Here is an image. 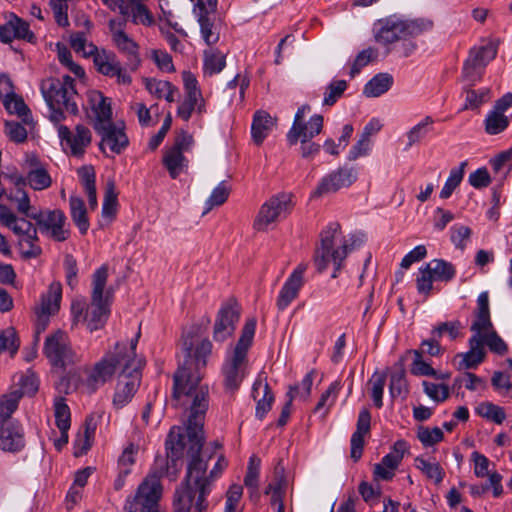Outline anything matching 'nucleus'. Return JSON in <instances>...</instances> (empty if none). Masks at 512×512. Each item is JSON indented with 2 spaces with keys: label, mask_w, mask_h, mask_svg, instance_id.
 Listing matches in <instances>:
<instances>
[{
  "label": "nucleus",
  "mask_w": 512,
  "mask_h": 512,
  "mask_svg": "<svg viewBox=\"0 0 512 512\" xmlns=\"http://www.w3.org/2000/svg\"><path fill=\"white\" fill-rule=\"evenodd\" d=\"M185 360L174 374L173 399L175 406L187 413L186 434L173 427L166 440V474L173 479L181 468V459L187 450L188 462L206 461L201 450L204 444L203 426L209 409V386L202 382L201 370L212 353V343L200 335L197 326L188 329L182 337Z\"/></svg>",
  "instance_id": "obj_1"
},
{
  "label": "nucleus",
  "mask_w": 512,
  "mask_h": 512,
  "mask_svg": "<svg viewBox=\"0 0 512 512\" xmlns=\"http://www.w3.org/2000/svg\"><path fill=\"white\" fill-rule=\"evenodd\" d=\"M139 335L129 343L117 342L100 360L85 367L84 377L79 380V390L93 394L118 373L113 405L117 409L127 405L140 386L142 362L136 356Z\"/></svg>",
  "instance_id": "obj_2"
},
{
  "label": "nucleus",
  "mask_w": 512,
  "mask_h": 512,
  "mask_svg": "<svg viewBox=\"0 0 512 512\" xmlns=\"http://www.w3.org/2000/svg\"><path fill=\"white\" fill-rule=\"evenodd\" d=\"M362 239L356 235H344L340 224L331 223L320 234V245L314 255V262L319 272L333 265V278L342 267V262L350 251L360 246Z\"/></svg>",
  "instance_id": "obj_3"
},
{
  "label": "nucleus",
  "mask_w": 512,
  "mask_h": 512,
  "mask_svg": "<svg viewBox=\"0 0 512 512\" xmlns=\"http://www.w3.org/2000/svg\"><path fill=\"white\" fill-rule=\"evenodd\" d=\"M41 93L50 109V120L59 124L65 119L64 111L73 115L78 113L77 92L70 76L47 78L41 82Z\"/></svg>",
  "instance_id": "obj_4"
},
{
  "label": "nucleus",
  "mask_w": 512,
  "mask_h": 512,
  "mask_svg": "<svg viewBox=\"0 0 512 512\" xmlns=\"http://www.w3.org/2000/svg\"><path fill=\"white\" fill-rule=\"evenodd\" d=\"M433 22L428 19H400L390 17L380 22V29L375 38L377 42L384 45L394 43L399 40L417 37L422 33L429 31Z\"/></svg>",
  "instance_id": "obj_5"
},
{
  "label": "nucleus",
  "mask_w": 512,
  "mask_h": 512,
  "mask_svg": "<svg viewBox=\"0 0 512 512\" xmlns=\"http://www.w3.org/2000/svg\"><path fill=\"white\" fill-rule=\"evenodd\" d=\"M108 278L106 265L97 269L92 277V302L86 309L85 321L87 328L93 332L101 328L109 313V295H104V288Z\"/></svg>",
  "instance_id": "obj_6"
},
{
  "label": "nucleus",
  "mask_w": 512,
  "mask_h": 512,
  "mask_svg": "<svg viewBox=\"0 0 512 512\" xmlns=\"http://www.w3.org/2000/svg\"><path fill=\"white\" fill-rule=\"evenodd\" d=\"M207 461L188 462L187 473L184 483L179 488H190L192 490L193 505L195 512H206L208 502L206 500L209 494L210 478L214 476V470L210 476H206Z\"/></svg>",
  "instance_id": "obj_7"
},
{
  "label": "nucleus",
  "mask_w": 512,
  "mask_h": 512,
  "mask_svg": "<svg viewBox=\"0 0 512 512\" xmlns=\"http://www.w3.org/2000/svg\"><path fill=\"white\" fill-rule=\"evenodd\" d=\"M311 107L307 104L298 108L292 127L287 133V140L290 145L298 142H305L307 139H313L319 135L323 128V116L315 114L306 120V114L309 113Z\"/></svg>",
  "instance_id": "obj_8"
},
{
  "label": "nucleus",
  "mask_w": 512,
  "mask_h": 512,
  "mask_svg": "<svg viewBox=\"0 0 512 512\" xmlns=\"http://www.w3.org/2000/svg\"><path fill=\"white\" fill-rule=\"evenodd\" d=\"M40 231L55 241H66L70 236L69 225L64 212L60 209L39 210L30 215Z\"/></svg>",
  "instance_id": "obj_9"
},
{
  "label": "nucleus",
  "mask_w": 512,
  "mask_h": 512,
  "mask_svg": "<svg viewBox=\"0 0 512 512\" xmlns=\"http://www.w3.org/2000/svg\"><path fill=\"white\" fill-rule=\"evenodd\" d=\"M44 353L55 367L64 368L79 360L70 346L68 335L62 330H58L46 338Z\"/></svg>",
  "instance_id": "obj_10"
},
{
  "label": "nucleus",
  "mask_w": 512,
  "mask_h": 512,
  "mask_svg": "<svg viewBox=\"0 0 512 512\" xmlns=\"http://www.w3.org/2000/svg\"><path fill=\"white\" fill-rule=\"evenodd\" d=\"M182 80L185 98L178 106L177 116L184 121H188L193 111H196L200 115L205 112V100L202 96L198 81L193 73L190 71H183Z\"/></svg>",
  "instance_id": "obj_11"
},
{
  "label": "nucleus",
  "mask_w": 512,
  "mask_h": 512,
  "mask_svg": "<svg viewBox=\"0 0 512 512\" xmlns=\"http://www.w3.org/2000/svg\"><path fill=\"white\" fill-rule=\"evenodd\" d=\"M290 197L279 194L271 197L261 207L254 220L253 227L259 232L268 231L288 212Z\"/></svg>",
  "instance_id": "obj_12"
},
{
  "label": "nucleus",
  "mask_w": 512,
  "mask_h": 512,
  "mask_svg": "<svg viewBox=\"0 0 512 512\" xmlns=\"http://www.w3.org/2000/svg\"><path fill=\"white\" fill-rule=\"evenodd\" d=\"M241 307L236 299H228L219 309L214 326L213 338L215 341L224 342L232 337L236 325L240 319Z\"/></svg>",
  "instance_id": "obj_13"
},
{
  "label": "nucleus",
  "mask_w": 512,
  "mask_h": 512,
  "mask_svg": "<svg viewBox=\"0 0 512 512\" xmlns=\"http://www.w3.org/2000/svg\"><path fill=\"white\" fill-rule=\"evenodd\" d=\"M357 180V171L352 167H339L324 176L315 190L312 197L320 198L325 195L334 194L340 189L351 186Z\"/></svg>",
  "instance_id": "obj_14"
},
{
  "label": "nucleus",
  "mask_w": 512,
  "mask_h": 512,
  "mask_svg": "<svg viewBox=\"0 0 512 512\" xmlns=\"http://www.w3.org/2000/svg\"><path fill=\"white\" fill-rule=\"evenodd\" d=\"M162 496V485L156 473L149 474L139 485L133 501H127L125 509L128 512H138V506L147 507L159 505Z\"/></svg>",
  "instance_id": "obj_15"
},
{
  "label": "nucleus",
  "mask_w": 512,
  "mask_h": 512,
  "mask_svg": "<svg viewBox=\"0 0 512 512\" xmlns=\"http://www.w3.org/2000/svg\"><path fill=\"white\" fill-rule=\"evenodd\" d=\"M256 329L255 319H249L246 321L241 335L233 347L230 354H228L224 365L247 371L248 367V351L252 345L254 334Z\"/></svg>",
  "instance_id": "obj_16"
},
{
  "label": "nucleus",
  "mask_w": 512,
  "mask_h": 512,
  "mask_svg": "<svg viewBox=\"0 0 512 512\" xmlns=\"http://www.w3.org/2000/svg\"><path fill=\"white\" fill-rule=\"evenodd\" d=\"M57 131L59 138L62 142H65L73 156H82L86 148L91 144L92 133L84 125H77L74 131H71L67 126L59 124Z\"/></svg>",
  "instance_id": "obj_17"
},
{
  "label": "nucleus",
  "mask_w": 512,
  "mask_h": 512,
  "mask_svg": "<svg viewBox=\"0 0 512 512\" xmlns=\"http://www.w3.org/2000/svg\"><path fill=\"white\" fill-rule=\"evenodd\" d=\"M95 130L101 136L99 147L102 152L108 147L111 152L120 154L129 144L123 125L110 122L108 125L96 126Z\"/></svg>",
  "instance_id": "obj_18"
},
{
  "label": "nucleus",
  "mask_w": 512,
  "mask_h": 512,
  "mask_svg": "<svg viewBox=\"0 0 512 512\" xmlns=\"http://www.w3.org/2000/svg\"><path fill=\"white\" fill-rule=\"evenodd\" d=\"M195 9H198V23L200 26V34L204 42L212 46L219 41L221 24L217 20L215 12L206 7L203 2H198L195 5Z\"/></svg>",
  "instance_id": "obj_19"
},
{
  "label": "nucleus",
  "mask_w": 512,
  "mask_h": 512,
  "mask_svg": "<svg viewBox=\"0 0 512 512\" xmlns=\"http://www.w3.org/2000/svg\"><path fill=\"white\" fill-rule=\"evenodd\" d=\"M306 269L307 266L305 264L298 265L284 283L279 292L276 303L279 310L286 309L290 303L297 298L299 291L304 284V273Z\"/></svg>",
  "instance_id": "obj_20"
},
{
  "label": "nucleus",
  "mask_w": 512,
  "mask_h": 512,
  "mask_svg": "<svg viewBox=\"0 0 512 512\" xmlns=\"http://www.w3.org/2000/svg\"><path fill=\"white\" fill-rule=\"evenodd\" d=\"M306 269L307 266L305 264L298 265L284 283L279 292L276 303L279 310L286 309L290 303L297 298L299 291L304 284V273Z\"/></svg>",
  "instance_id": "obj_21"
},
{
  "label": "nucleus",
  "mask_w": 512,
  "mask_h": 512,
  "mask_svg": "<svg viewBox=\"0 0 512 512\" xmlns=\"http://www.w3.org/2000/svg\"><path fill=\"white\" fill-rule=\"evenodd\" d=\"M61 297V284L59 282L51 283L47 293L42 296L40 304L36 308L38 323L39 326L42 325V330H44L47 325L48 317L58 312L60 308Z\"/></svg>",
  "instance_id": "obj_22"
},
{
  "label": "nucleus",
  "mask_w": 512,
  "mask_h": 512,
  "mask_svg": "<svg viewBox=\"0 0 512 512\" xmlns=\"http://www.w3.org/2000/svg\"><path fill=\"white\" fill-rule=\"evenodd\" d=\"M493 325L490 320L489 298L487 292H482L477 299L476 320L471 325L472 337L483 341V336L493 331Z\"/></svg>",
  "instance_id": "obj_23"
},
{
  "label": "nucleus",
  "mask_w": 512,
  "mask_h": 512,
  "mask_svg": "<svg viewBox=\"0 0 512 512\" xmlns=\"http://www.w3.org/2000/svg\"><path fill=\"white\" fill-rule=\"evenodd\" d=\"M25 446L23 428L16 423L0 425V449L16 453Z\"/></svg>",
  "instance_id": "obj_24"
},
{
  "label": "nucleus",
  "mask_w": 512,
  "mask_h": 512,
  "mask_svg": "<svg viewBox=\"0 0 512 512\" xmlns=\"http://www.w3.org/2000/svg\"><path fill=\"white\" fill-rule=\"evenodd\" d=\"M371 416L367 409L360 411L357 428L351 437V458L358 461L363 452L364 436L370 431Z\"/></svg>",
  "instance_id": "obj_25"
},
{
  "label": "nucleus",
  "mask_w": 512,
  "mask_h": 512,
  "mask_svg": "<svg viewBox=\"0 0 512 512\" xmlns=\"http://www.w3.org/2000/svg\"><path fill=\"white\" fill-rule=\"evenodd\" d=\"M275 125L276 119L272 118L269 113L263 110L256 111L251 125L253 143L257 146L262 145Z\"/></svg>",
  "instance_id": "obj_26"
},
{
  "label": "nucleus",
  "mask_w": 512,
  "mask_h": 512,
  "mask_svg": "<svg viewBox=\"0 0 512 512\" xmlns=\"http://www.w3.org/2000/svg\"><path fill=\"white\" fill-rule=\"evenodd\" d=\"M0 225H3L13 231L14 234H26L28 238L32 232L34 234V225L25 218H19L9 207L0 204Z\"/></svg>",
  "instance_id": "obj_27"
},
{
  "label": "nucleus",
  "mask_w": 512,
  "mask_h": 512,
  "mask_svg": "<svg viewBox=\"0 0 512 512\" xmlns=\"http://www.w3.org/2000/svg\"><path fill=\"white\" fill-rule=\"evenodd\" d=\"M90 105L95 115L94 129L96 126L108 125V123L112 122L110 103L100 92H93L90 95Z\"/></svg>",
  "instance_id": "obj_28"
},
{
  "label": "nucleus",
  "mask_w": 512,
  "mask_h": 512,
  "mask_svg": "<svg viewBox=\"0 0 512 512\" xmlns=\"http://www.w3.org/2000/svg\"><path fill=\"white\" fill-rule=\"evenodd\" d=\"M470 349L466 353H460L457 357L461 358L459 369L476 368L485 358V350L483 341L478 340L476 337L469 339Z\"/></svg>",
  "instance_id": "obj_29"
},
{
  "label": "nucleus",
  "mask_w": 512,
  "mask_h": 512,
  "mask_svg": "<svg viewBox=\"0 0 512 512\" xmlns=\"http://www.w3.org/2000/svg\"><path fill=\"white\" fill-rule=\"evenodd\" d=\"M261 461L258 457H250L246 475L244 477V485L249 491L251 500L257 502L260 499L259 493V475Z\"/></svg>",
  "instance_id": "obj_30"
},
{
  "label": "nucleus",
  "mask_w": 512,
  "mask_h": 512,
  "mask_svg": "<svg viewBox=\"0 0 512 512\" xmlns=\"http://www.w3.org/2000/svg\"><path fill=\"white\" fill-rule=\"evenodd\" d=\"M253 397L257 401L256 416L260 419L271 409L274 396L267 383L255 382L253 386Z\"/></svg>",
  "instance_id": "obj_31"
},
{
  "label": "nucleus",
  "mask_w": 512,
  "mask_h": 512,
  "mask_svg": "<svg viewBox=\"0 0 512 512\" xmlns=\"http://www.w3.org/2000/svg\"><path fill=\"white\" fill-rule=\"evenodd\" d=\"M93 61L97 71L109 77H114L121 66L116 55L106 50H98L93 56Z\"/></svg>",
  "instance_id": "obj_32"
},
{
  "label": "nucleus",
  "mask_w": 512,
  "mask_h": 512,
  "mask_svg": "<svg viewBox=\"0 0 512 512\" xmlns=\"http://www.w3.org/2000/svg\"><path fill=\"white\" fill-rule=\"evenodd\" d=\"M70 215L74 224L78 227L82 235L86 234L89 229V219L84 201L76 195H72L69 199Z\"/></svg>",
  "instance_id": "obj_33"
},
{
  "label": "nucleus",
  "mask_w": 512,
  "mask_h": 512,
  "mask_svg": "<svg viewBox=\"0 0 512 512\" xmlns=\"http://www.w3.org/2000/svg\"><path fill=\"white\" fill-rule=\"evenodd\" d=\"M390 394L393 398H405L408 389L405 380L404 358L401 357L398 362L394 364V372L390 378L389 385Z\"/></svg>",
  "instance_id": "obj_34"
},
{
  "label": "nucleus",
  "mask_w": 512,
  "mask_h": 512,
  "mask_svg": "<svg viewBox=\"0 0 512 512\" xmlns=\"http://www.w3.org/2000/svg\"><path fill=\"white\" fill-rule=\"evenodd\" d=\"M163 164L169 175L175 179L187 167V159L177 148H169L164 153Z\"/></svg>",
  "instance_id": "obj_35"
},
{
  "label": "nucleus",
  "mask_w": 512,
  "mask_h": 512,
  "mask_svg": "<svg viewBox=\"0 0 512 512\" xmlns=\"http://www.w3.org/2000/svg\"><path fill=\"white\" fill-rule=\"evenodd\" d=\"M126 13L121 14L123 17H130L134 24L144 26H152L155 22L153 14L148 9L146 3L126 4Z\"/></svg>",
  "instance_id": "obj_36"
},
{
  "label": "nucleus",
  "mask_w": 512,
  "mask_h": 512,
  "mask_svg": "<svg viewBox=\"0 0 512 512\" xmlns=\"http://www.w3.org/2000/svg\"><path fill=\"white\" fill-rule=\"evenodd\" d=\"M393 84V78L388 73H379L374 76L364 87L366 97H379L387 92Z\"/></svg>",
  "instance_id": "obj_37"
},
{
  "label": "nucleus",
  "mask_w": 512,
  "mask_h": 512,
  "mask_svg": "<svg viewBox=\"0 0 512 512\" xmlns=\"http://www.w3.org/2000/svg\"><path fill=\"white\" fill-rule=\"evenodd\" d=\"M145 87L150 94L158 99L165 98L168 102L175 101L176 88L168 81L146 78Z\"/></svg>",
  "instance_id": "obj_38"
},
{
  "label": "nucleus",
  "mask_w": 512,
  "mask_h": 512,
  "mask_svg": "<svg viewBox=\"0 0 512 512\" xmlns=\"http://www.w3.org/2000/svg\"><path fill=\"white\" fill-rule=\"evenodd\" d=\"M117 197L118 193L116 191L115 183L114 181L109 180L105 187V195L102 207V217L107 223H110L116 215Z\"/></svg>",
  "instance_id": "obj_39"
},
{
  "label": "nucleus",
  "mask_w": 512,
  "mask_h": 512,
  "mask_svg": "<svg viewBox=\"0 0 512 512\" xmlns=\"http://www.w3.org/2000/svg\"><path fill=\"white\" fill-rule=\"evenodd\" d=\"M435 280L450 281L455 276L454 266L442 259H434L426 264Z\"/></svg>",
  "instance_id": "obj_40"
},
{
  "label": "nucleus",
  "mask_w": 512,
  "mask_h": 512,
  "mask_svg": "<svg viewBox=\"0 0 512 512\" xmlns=\"http://www.w3.org/2000/svg\"><path fill=\"white\" fill-rule=\"evenodd\" d=\"M19 238V246L22 250V256L26 259L36 258L42 253V249L38 242V233L37 228L34 226V235L31 232L29 235L31 238H28L26 234H16Z\"/></svg>",
  "instance_id": "obj_41"
},
{
  "label": "nucleus",
  "mask_w": 512,
  "mask_h": 512,
  "mask_svg": "<svg viewBox=\"0 0 512 512\" xmlns=\"http://www.w3.org/2000/svg\"><path fill=\"white\" fill-rule=\"evenodd\" d=\"M285 479L282 474L276 473L274 480L265 489V494L271 496V504L277 506V512H284L282 493Z\"/></svg>",
  "instance_id": "obj_42"
},
{
  "label": "nucleus",
  "mask_w": 512,
  "mask_h": 512,
  "mask_svg": "<svg viewBox=\"0 0 512 512\" xmlns=\"http://www.w3.org/2000/svg\"><path fill=\"white\" fill-rule=\"evenodd\" d=\"M415 466L419 469L428 479L434 481L436 484L442 482L444 477V470L438 462H430L422 457L415 459Z\"/></svg>",
  "instance_id": "obj_43"
},
{
  "label": "nucleus",
  "mask_w": 512,
  "mask_h": 512,
  "mask_svg": "<svg viewBox=\"0 0 512 512\" xmlns=\"http://www.w3.org/2000/svg\"><path fill=\"white\" fill-rule=\"evenodd\" d=\"M19 393H8L0 396V425L11 423V415L18 407Z\"/></svg>",
  "instance_id": "obj_44"
},
{
  "label": "nucleus",
  "mask_w": 512,
  "mask_h": 512,
  "mask_svg": "<svg viewBox=\"0 0 512 512\" xmlns=\"http://www.w3.org/2000/svg\"><path fill=\"white\" fill-rule=\"evenodd\" d=\"M226 65L225 54L217 50L204 52V71L209 75L221 72Z\"/></svg>",
  "instance_id": "obj_45"
},
{
  "label": "nucleus",
  "mask_w": 512,
  "mask_h": 512,
  "mask_svg": "<svg viewBox=\"0 0 512 512\" xmlns=\"http://www.w3.org/2000/svg\"><path fill=\"white\" fill-rule=\"evenodd\" d=\"M509 125V119L502 113L490 111L485 119V131L489 135L503 132Z\"/></svg>",
  "instance_id": "obj_46"
},
{
  "label": "nucleus",
  "mask_w": 512,
  "mask_h": 512,
  "mask_svg": "<svg viewBox=\"0 0 512 512\" xmlns=\"http://www.w3.org/2000/svg\"><path fill=\"white\" fill-rule=\"evenodd\" d=\"M19 389L11 393H19L20 398L24 395L33 396L39 389V380L34 372L27 370L18 381Z\"/></svg>",
  "instance_id": "obj_47"
},
{
  "label": "nucleus",
  "mask_w": 512,
  "mask_h": 512,
  "mask_svg": "<svg viewBox=\"0 0 512 512\" xmlns=\"http://www.w3.org/2000/svg\"><path fill=\"white\" fill-rule=\"evenodd\" d=\"M70 45L76 53L85 57L94 56L98 51L97 47L93 43L88 42L85 34L82 32L71 34Z\"/></svg>",
  "instance_id": "obj_48"
},
{
  "label": "nucleus",
  "mask_w": 512,
  "mask_h": 512,
  "mask_svg": "<svg viewBox=\"0 0 512 512\" xmlns=\"http://www.w3.org/2000/svg\"><path fill=\"white\" fill-rule=\"evenodd\" d=\"M466 163L463 162L461 165L457 168H454L450 171V175L448 179L446 180L441 192L440 197L442 199H447L451 196L453 191L460 185L463 176H464V167Z\"/></svg>",
  "instance_id": "obj_49"
},
{
  "label": "nucleus",
  "mask_w": 512,
  "mask_h": 512,
  "mask_svg": "<svg viewBox=\"0 0 512 512\" xmlns=\"http://www.w3.org/2000/svg\"><path fill=\"white\" fill-rule=\"evenodd\" d=\"M56 425L60 431H68L70 428V409L62 397H58L54 403Z\"/></svg>",
  "instance_id": "obj_50"
},
{
  "label": "nucleus",
  "mask_w": 512,
  "mask_h": 512,
  "mask_svg": "<svg viewBox=\"0 0 512 512\" xmlns=\"http://www.w3.org/2000/svg\"><path fill=\"white\" fill-rule=\"evenodd\" d=\"M140 447L137 444L129 443L123 450L121 456L118 459V465L120 473L124 476L128 475L131 471V467L135 463L136 455Z\"/></svg>",
  "instance_id": "obj_51"
},
{
  "label": "nucleus",
  "mask_w": 512,
  "mask_h": 512,
  "mask_svg": "<svg viewBox=\"0 0 512 512\" xmlns=\"http://www.w3.org/2000/svg\"><path fill=\"white\" fill-rule=\"evenodd\" d=\"M27 180L34 190L46 189L52 183L49 173L42 167L32 169L27 175Z\"/></svg>",
  "instance_id": "obj_52"
},
{
  "label": "nucleus",
  "mask_w": 512,
  "mask_h": 512,
  "mask_svg": "<svg viewBox=\"0 0 512 512\" xmlns=\"http://www.w3.org/2000/svg\"><path fill=\"white\" fill-rule=\"evenodd\" d=\"M476 411L480 416L487 418L497 424H501L506 418L504 410L491 402H484L479 404Z\"/></svg>",
  "instance_id": "obj_53"
},
{
  "label": "nucleus",
  "mask_w": 512,
  "mask_h": 512,
  "mask_svg": "<svg viewBox=\"0 0 512 512\" xmlns=\"http://www.w3.org/2000/svg\"><path fill=\"white\" fill-rule=\"evenodd\" d=\"M407 450V443L404 440H398L394 443L392 451L383 457L382 463L394 470L397 469Z\"/></svg>",
  "instance_id": "obj_54"
},
{
  "label": "nucleus",
  "mask_w": 512,
  "mask_h": 512,
  "mask_svg": "<svg viewBox=\"0 0 512 512\" xmlns=\"http://www.w3.org/2000/svg\"><path fill=\"white\" fill-rule=\"evenodd\" d=\"M18 348L19 342L14 328L9 327L0 331V353L8 352L10 355H14Z\"/></svg>",
  "instance_id": "obj_55"
},
{
  "label": "nucleus",
  "mask_w": 512,
  "mask_h": 512,
  "mask_svg": "<svg viewBox=\"0 0 512 512\" xmlns=\"http://www.w3.org/2000/svg\"><path fill=\"white\" fill-rule=\"evenodd\" d=\"M443 432L440 428H428L424 426H419L417 430V438L425 447H430L443 439Z\"/></svg>",
  "instance_id": "obj_56"
},
{
  "label": "nucleus",
  "mask_w": 512,
  "mask_h": 512,
  "mask_svg": "<svg viewBox=\"0 0 512 512\" xmlns=\"http://www.w3.org/2000/svg\"><path fill=\"white\" fill-rule=\"evenodd\" d=\"M347 88V82L345 80L332 81L326 88V92L323 98V104L332 106L336 101L343 95Z\"/></svg>",
  "instance_id": "obj_57"
},
{
  "label": "nucleus",
  "mask_w": 512,
  "mask_h": 512,
  "mask_svg": "<svg viewBox=\"0 0 512 512\" xmlns=\"http://www.w3.org/2000/svg\"><path fill=\"white\" fill-rule=\"evenodd\" d=\"M192 505V490L189 487L177 488L174 497L175 512H190Z\"/></svg>",
  "instance_id": "obj_58"
},
{
  "label": "nucleus",
  "mask_w": 512,
  "mask_h": 512,
  "mask_svg": "<svg viewBox=\"0 0 512 512\" xmlns=\"http://www.w3.org/2000/svg\"><path fill=\"white\" fill-rule=\"evenodd\" d=\"M432 122L430 117H426L424 121L418 123L407 132L406 150L419 143L425 137L428 132L427 126Z\"/></svg>",
  "instance_id": "obj_59"
},
{
  "label": "nucleus",
  "mask_w": 512,
  "mask_h": 512,
  "mask_svg": "<svg viewBox=\"0 0 512 512\" xmlns=\"http://www.w3.org/2000/svg\"><path fill=\"white\" fill-rule=\"evenodd\" d=\"M113 41L118 49L126 53L136 65L140 62L138 57V45L126 33L120 35Z\"/></svg>",
  "instance_id": "obj_60"
},
{
  "label": "nucleus",
  "mask_w": 512,
  "mask_h": 512,
  "mask_svg": "<svg viewBox=\"0 0 512 512\" xmlns=\"http://www.w3.org/2000/svg\"><path fill=\"white\" fill-rule=\"evenodd\" d=\"M223 374L225 387L231 391H235L243 381L246 371L224 365Z\"/></svg>",
  "instance_id": "obj_61"
},
{
  "label": "nucleus",
  "mask_w": 512,
  "mask_h": 512,
  "mask_svg": "<svg viewBox=\"0 0 512 512\" xmlns=\"http://www.w3.org/2000/svg\"><path fill=\"white\" fill-rule=\"evenodd\" d=\"M57 49V55L59 61L65 65L71 72H73L76 76L82 77L84 76V70L83 68L74 63L72 60L71 52L68 50V48L60 43L56 45Z\"/></svg>",
  "instance_id": "obj_62"
},
{
  "label": "nucleus",
  "mask_w": 512,
  "mask_h": 512,
  "mask_svg": "<svg viewBox=\"0 0 512 512\" xmlns=\"http://www.w3.org/2000/svg\"><path fill=\"white\" fill-rule=\"evenodd\" d=\"M496 52V47L492 44H488L473 48L470 51L469 57L473 58V61H476L482 67H485L489 61L495 58Z\"/></svg>",
  "instance_id": "obj_63"
},
{
  "label": "nucleus",
  "mask_w": 512,
  "mask_h": 512,
  "mask_svg": "<svg viewBox=\"0 0 512 512\" xmlns=\"http://www.w3.org/2000/svg\"><path fill=\"white\" fill-rule=\"evenodd\" d=\"M243 495V487L240 484H232L226 492L225 512H241L238 503Z\"/></svg>",
  "instance_id": "obj_64"
}]
</instances>
